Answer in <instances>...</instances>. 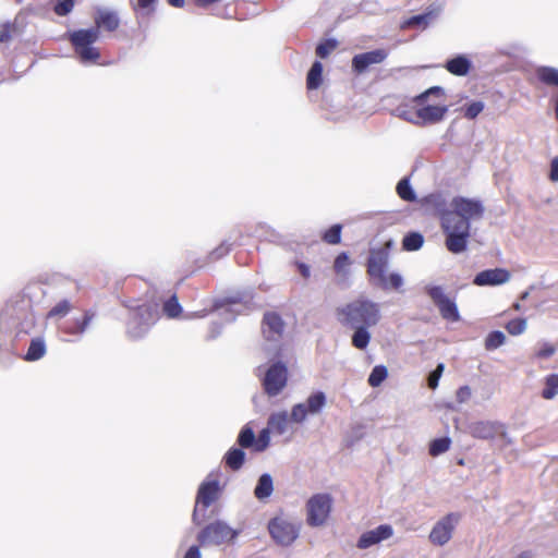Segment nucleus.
Instances as JSON below:
<instances>
[{
  "mask_svg": "<svg viewBox=\"0 0 558 558\" xmlns=\"http://www.w3.org/2000/svg\"><path fill=\"white\" fill-rule=\"evenodd\" d=\"M270 433L268 427L262 429L256 438L255 452H263L267 449L270 442Z\"/></svg>",
  "mask_w": 558,
  "mask_h": 558,
  "instance_id": "45",
  "label": "nucleus"
},
{
  "mask_svg": "<svg viewBox=\"0 0 558 558\" xmlns=\"http://www.w3.org/2000/svg\"><path fill=\"white\" fill-rule=\"evenodd\" d=\"M536 76L542 83L558 88V69L553 66H539L536 69Z\"/></svg>",
  "mask_w": 558,
  "mask_h": 558,
  "instance_id": "24",
  "label": "nucleus"
},
{
  "mask_svg": "<svg viewBox=\"0 0 558 558\" xmlns=\"http://www.w3.org/2000/svg\"><path fill=\"white\" fill-rule=\"evenodd\" d=\"M448 111L446 93L440 86H433L421 93V122L437 123Z\"/></svg>",
  "mask_w": 558,
  "mask_h": 558,
  "instance_id": "4",
  "label": "nucleus"
},
{
  "mask_svg": "<svg viewBox=\"0 0 558 558\" xmlns=\"http://www.w3.org/2000/svg\"><path fill=\"white\" fill-rule=\"evenodd\" d=\"M244 461L245 453L241 448H230L223 457L226 468L231 471H239L243 466Z\"/></svg>",
  "mask_w": 558,
  "mask_h": 558,
  "instance_id": "21",
  "label": "nucleus"
},
{
  "mask_svg": "<svg viewBox=\"0 0 558 558\" xmlns=\"http://www.w3.org/2000/svg\"><path fill=\"white\" fill-rule=\"evenodd\" d=\"M201 551L198 546H191L189 550L185 553L184 558H201Z\"/></svg>",
  "mask_w": 558,
  "mask_h": 558,
  "instance_id": "56",
  "label": "nucleus"
},
{
  "mask_svg": "<svg viewBox=\"0 0 558 558\" xmlns=\"http://www.w3.org/2000/svg\"><path fill=\"white\" fill-rule=\"evenodd\" d=\"M219 483L217 480H208L201 484L197 496L196 506L201 505L204 508H208L219 497Z\"/></svg>",
  "mask_w": 558,
  "mask_h": 558,
  "instance_id": "16",
  "label": "nucleus"
},
{
  "mask_svg": "<svg viewBox=\"0 0 558 558\" xmlns=\"http://www.w3.org/2000/svg\"><path fill=\"white\" fill-rule=\"evenodd\" d=\"M338 322L343 326H376L380 318V307L367 299H356L336 310Z\"/></svg>",
  "mask_w": 558,
  "mask_h": 558,
  "instance_id": "3",
  "label": "nucleus"
},
{
  "mask_svg": "<svg viewBox=\"0 0 558 558\" xmlns=\"http://www.w3.org/2000/svg\"><path fill=\"white\" fill-rule=\"evenodd\" d=\"M432 203L446 235V248L452 254L463 253L468 248L471 222L482 219L484 215L483 204L478 199L457 196L445 207L439 196H429L421 199V210Z\"/></svg>",
  "mask_w": 558,
  "mask_h": 558,
  "instance_id": "1",
  "label": "nucleus"
},
{
  "mask_svg": "<svg viewBox=\"0 0 558 558\" xmlns=\"http://www.w3.org/2000/svg\"><path fill=\"white\" fill-rule=\"evenodd\" d=\"M388 53L385 49L355 54L352 59V69L356 74L364 73L371 65L381 63Z\"/></svg>",
  "mask_w": 558,
  "mask_h": 558,
  "instance_id": "12",
  "label": "nucleus"
},
{
  "mask_svg": "<svg viewBox=\"0 0 558 558\" xmlns=\"http://www.w3.org/2000/svg\"><path fill=\"white\" fill-rule=\"evenodd\" d=\"M499 429V425L494 422L478 421L469 425V433L478 439H490Z\"/></svg>",
  "mask_w": 558,
  "mask_h": 558,
  "instance_id": "17",
  "label": "nucleus"
},
{
  "mask_svg": "<svg viewBox=\"0 0 558 558\" xmlns=\"http://www.w3.org/2000/svg\"><path fill=\"white\" fill-rule=\"evenodd\" d=\"M391 246L392 241L389 240L383 246L369 250L366 271L372 282L386 274Z\"/></svg>",
  "mask_w": 558,
  "mask_h": 558,
  "instance_id": "9",
  "label": "nucleus"
},
{
  "mask_svg": "<svg viewBox=\"0 0 558 558\" xmlns=\"http://www.w3.org/2000/svg\"><path fill=\"white\" fill-rule=\"evenodd\" d=\"M298 269L301 274V276L305 279H307L311 275L310 267L304 263H298Z\"/></svg>",
  "mask_w": 558,
  "mask_h": 558,
  "instance_id": "58",
  "label": "nucleus"
},
{
  "mask_svg": "<svg viewBox=\"0 0 558 558\" xmlns=\"http://www.w3.org/2000/svg\"><path fill=\"white\" fill-rule=\"evenodd\" d=\"M332 498L329 494H316L306 502V523L310 526L324 525L331 512Z\"/></svg>",
  "mask_w": 558,
  "mask_h": 558,
  "instance_id": "6",
  "label": "nucleus"
},
{
  "mask_svg": "<svg viewBox=\"0 0 558 558\" xmlns=\"http://www.w3.org/2000/svg\"><path fill=\"white\" fill-rule=\"evenodd\" d=\"M402 248L404 251H417L418 250V232H411L404 236L402 241Z\"/></svg>",
  "mask_w": 558,
  "mask_h": 558,
  "instance_id": "49",
  "label": "nucleus"
},
{
  "mask_svg": "<svg viewBox=\"0 0 558 558\" xmlns=\"http://www.w3.org/2000/svg\"><path fill=\"white\" fill-rule=\"evenodd\" d=\"M416 24H418V15H413L408 21L403 22L401 24V27L407 28V27H410V26L416 25Z\"/></svg>",
  "mask_w": 558,
  "mask_h": 558,
  "instance_id": "60",
  "label": "nucleus"
},
{
  "mask_svg": "<svg viewBox=\"0 0 558 558\" xmlns=\"http://www.w3.org/2000/svg\"><path fill=\"white\" fill-rule=\"evenodd\" d=\"M530 295V292L529 291H524L521 295H520V300L521 301H525Z\"/></svg>",
  "mask_w": 558,
  "mask_h": 558,
  "instance_id": "62",
  "label": "nucleus"
},
{
  "mask_svg": "<svg viewBox=\"0 0 558 558\" xmlns=\"http://www.w3.org/2000/svg\"><path fill=\"white\" fill-rule=\"evenodd\" d=\"M472 63L464 54H459L452 59L447 60L446 70L456 76H465L471 70Z\"/></svg>",
  "mask_w": 558,
  "mask_h": 558,
  "instance_id": "19",
  "label": "nucleus"
},
{
  "mask_svg": "<svg viewBox=\"0 0 558 558\" xmlns=\"http://www.w3.org/2000/svg\"><path fill=\"white\" fill-rule=\"evenodd\" d=\"M288 379V369L284 364L277 362L272 364L266 372L263 386L265 392L275 397L286 387Z\"/></svg>",
  "mask_w": 558,
  "mask_h": 558,
  "instance_id": "10",
  "label": "nucleus"
},
{
  "mask_svg": "<svg viewBox=\"0 0 558 558\" xmlns=\"http://www.w3.org/2000/svg\"><path fill=\"white\" fill-rule=\"evenodd\" d=\"M507 331L512 336H519L523 333L526 329V319L525 318H515L510 320L506 325Z\"/></svg>",
  "mask_w": 558,
  "mask_h": 558,
  "instance_id": "44",
  "label": "nucleus"
},
{
  "mask_svg": "<svg viewBox=\"0 0 558 558\" xmlns=\"http://www.w3.org/2000/svg\"><path fill=\"white\" fill-rule=\"evenodd\" d=\"M303 404H306L310 414H316L326 404V396L324 392L317 391L311 395Z\"/></svg>",
  "mask_w": 558,
  "mask_h": 558,
  "instance_id": "32",
  "label": "nucleus"
},
{
  "mask_svg": "<svg viewBox=\"0 0 558 558\" xmlns=\"http://www.w3.org/2000/svg\"><path fill=\"white\" fill-rule=\"evenodd\" d=\"M95 317V313L92 311H85L84 315L81 319H74L72 322L65 323L61 330L63 333L71 335V336H77L85 332L88 325Z\"/></svg>",
  "mask_w": 558,
  "mask_h": 558,
  "instance_id": "18",
  "label": "nucleus"
},
{
  "mask_svg": "<svg viewBox=\"0 0 558 558\" xmlns=\"http://www.w3.org/2000/svg\"><path fill=\"white\" fill-rule=\"evenodd\" d=\"M438 311L445 320L456 323L460 320V314L457 304L453 300L448 299L446 302L438 306Z\"/></svg>",
  "mask_w": 558,
  "mask_h": 558,
  "instance_id": "25",
  "label": "nucleus"
},
{
  "mask_svg": "<svg viewBox=\"0 0 558 558\" xmlns=\"http://www.w3.org/2000/svg\"><path fill=\"white\" fill-rule=\"evenodd\" d=\"M444 369H445V364L444 363H439L437 365V367L432 371L427 377V386L428 388L430 389H436L438 387V383H439V379L444 373Z\"/></svg>",
  "mask_w": 558,
  "mask_h": 558,
  "instance_id": "46",
  "label": "nucleus"
},
{
  "mask_svg": "<svg viewBox=\"0 0 558 558\" xmlns=\"http://www.w3.org/2000/svg\"><path fill=\"white\" fill-rule=\"evenodd\" d=\"M158 314L156 310L149 304H142L135 307L130 316L126 332L128 336L137 340L144 337L149 328L157 322Z\"/></svg>",
  "mask_w": 558,
  "mask_h": 558,
  "instance_id": "5",
  "label": "nucleus"
},
{
  "mask_svg": "<svg viewBox=\"0 0 558 558\" xmlns=\"http://www.w3.org/2000/svg\"><path fill=\"white\" fill-rule=\"evenodd\" d=\"M506 341V336L501 331H492L485 339V348L486 350H495L501 347Z\"/></svg>",
  "mask_w": 558,
  "mask_h": 558,
  "instance_id": "43",
  "label": "nucleus"
},
{
  "mask_svg": "<svg viewBox=\"0 0 558 558\" xmlns=\"http://www.w3.org/2000/svg\"><path fill=\"white\" fill-rule=\"evenodd\" d=\"M426 293L432 299L434 304L438 307L440 304L450 299L442 287L440 286H427Z\"/></svg>",
  "mask_w": 558,
  "mask_h": 558,
  "instance_id": "40",
  "label": "nucleus"
},
{
  "mask_svg": "<svg viewBox=\"0 0 558 558\" xmlns=\"http://www.w3.org/2000/svg\"><path fill=\"white\" fill-rule=\"evenodd\" d=\"M284 323L276 312H266L263 317L262 330L266 339L277 340L282 336Z\"/></svg>",
  "mask_w": 558,
  "mask_h": 558,
  "instance_id": "15",
  "label": "nucleus"
},
{
  "mask_svg": "<svg viewBox=\"0 0 558 558\" xmlns=\"http://www.w3.org/2000/svg\"><path fill=\"white\" fill-rule=\"evenodd\" d=\"M472 396L471 388L469 386H462L458 389L456 397L459 403H465Z\"/></svg>",
  "mask_w": 558,
  "mask_h": 558,
  "instance_id": "52",
  "label": "nucleus"
},
{
  "mask_svg": "<svg viewBox=\"0 0 558 558\" xmlns=\"http://www.w3.org/2000/svg\"><path fill=\"white\" fill-rule=\"evenodd\" d=\"M46 351L47 349L45 340L41 337L33 338L27 349V352L24 356V360L28 362L38 361L41 357H44Z\"/></svg>",
  "mask_w": 558,
  "mask_h": 558,
  "instance_id": "22",
  "label": "nucleus"
},
{
  "mask_svg": "<svg viewBox=\"0 0 558 558\" xmlns=\"http://www.w3.org/2000/svg\"><path fill=\"white\" fill-rule=\"evenodd\" d=\"M338 47V41L333 38L325 39L324 41L319 43L316 47V56L325 59L330 53H332Z\"/></svg>",
  "mask_w": 558,
  "mask_h": 558,
  "instance_id": "39",
  "label": "nucleus"
},
{
  "mask_svg": "<svg viewBox=\"0 0 558 558\" xmlns=\"http://www.w3.org/2000/svg\"><path fill=\"white\" fill-rule=\"evenodd\" d=\"M373 283L380 287L384 290H398L402 286V278L398 274H390L389 276L385 274L383 275V277H379Z\"/></svg>",
  "mask_w": 558,
  "mask_h": 558,
  "instance_id": "31",
  "label": "nucleus"
},
{
  "mask_svg": "<svg viewBox=\"0 0 558 558\" xmlns=\"http://www.w3.org/2000/svg\"><path fill=\"white\" fill-rule=\"evenodd\" d=\"M558 393V374L549 375L545 381L542 397L546 400L554 399Z\"/></svg>",
  "mask_w": 558,
  "mask_h": 558,
  "instance_id": "37",
  "label": "nucleus"
},
{
  "mask_svg": "<svg viewBox=\"0 0 558 558\" xmlns=\"http://www.w3.org/2000/svg\"><path fill=\"white\" fill-rule=\"evenodd\" d=\"M393 534V530L389 524H381L374 530L363 533L359 541L357 547L360 549H366L373 545L380 543L381 541L388 539Z\"/></svg>",
  "mask_w": 558,
  "mask_h": 558,
  "instance_id": "14",
  "label": "nucleus"
},
{
  "mask_svg": "<svg viewBox=\"0 0 558 558\" xmlns=\"http://www.w3.org/2000/svg\"><path fill=\"white\" fill-rule=\"evenodd\" d=\"M484 109V104L482 101H474L466 106L464 110V116L468 119H475Z\"/></svg>",
  "mask_w": 558,
  "mask_h": 558,
  "instance_id": "50",
  "label": "nucleus"
},
{
  "mask_svg": "<svg viewBox=\"0 0 558 558\" xmlns=\"http://www.w3.org/2000/svg\"><path fill=\"white\" fill-rule=\"evenodd\" d=\"M268 531L277 544L289 546L298 538L300 525L279 515L269 521Z\"/></svg>",
  "mask_w": 558,
  "mask_h": 558,
  "instance_id": "7",
  "label": "nucleus"
},
{
  "mask_svg": "<svg viewBox=\"0 0 558 558\" xmlns=\"http://www.w3.org/2000/svg\"><path fill=\"white\" fill-rule=\"evenodd\" d=\"M352 265V260L347 252H341L337 255L333 262V271L343 278L349 274V267Z\"/></svg>",
  "mask_w": 558,
  "mask_h": 558,
  "instance_id": "33",
  "label": "nucleus"
},
{
  "mask_svg": "<svg viewBox=\"0 0 558 558\" xmlns=\"http://www.w3.org/2000/svg\"><path fill=\"white\" fill-rule=\"evenodd\" d=\"M341 232L342 225L336 223L323 233L322 240L330 245L339 244L341 242Z\"/></svg>",
  "mask_w": 558,
  "mask_h": 558,
  "instance_id": "36",
  "label": "nucleus"
},
{
  "mask_svg": "<svg viewBox=\"0 0 558 558\" xmlns=\"http://www.w3.org/2000/svg\"><path fill=\"white\" fill-rule=\"evenodd\" d=\"M235 532L221 521L206 525L198 534L197 541L202 546L221 545L235 537Z\"/></svg>",
  "mask_w": 558,
  "mask_h": 558,
  "instance_id": "8",
  "label": "nucleus"
},
{
  "mask_svg": "<svg viewBox=\"0 0 558 558\" xmlns=\"http://www.w3.org/2000/svg\"><path fill=\"white\" fill-rule=\"evenodd\" d=\"M72 310V304L68 300H61L53 305L47 313V319H61L65 317Z\"/></svg>",
  "mask_w": 558,
  "mask_h": 558,
  "instance_id": "34",
  "label": "nucleus"
},
{
  "mask_svg": "<svg viewBox=\"0 0 558 558\" xmlns=\"http://www.w3.org/2000/svg\"><path fill=\"white\" fill-rule=\"evenodd\" d=\"M555 111H556V116H557V120H558V97H557V100H556Z\"/></svg>",
  "mask_w": 558,
  "mask_h": 558,
  "instance_id": "64",
  "label": "nucleus"
},
{
  "mask_svg": "<svg viewBox=\"0 0 558 558\" xmlns=\"http://www.w3.org/2000/svg\"><path fill=\"white\" fill-rule=\"evenodd\" d=\"M75 0H58L53 7V12L59 16L68 15L74 7Z\"/></svg>",
  "mask_w": 558,
  "mask_h": 558,
  "instance_id": "47",
  "label": "nucleus"
},
{
  "mask_svg": "<svg viewBox=\"0 0 558 558\" xmlns=\"http://www.w3.org/2000/svg\"><path fill=\"white\" fill-rule=\"evenodd\" d=\"M388 377L387 367L384 365H376L367 379V383L371 387H378L383 384V381Z\"/></svg>",
  "mask_w": 558,
  "mask_h": 558,
  "instance_id": "35",
  "label": "nucleus"
},
{
  "mask_svg": "<svg viewBox=\"0 0 558 558\" xmlns=\"http://www.w3.org/2000/svg\"><path fill=\"white\" fill-rule=\"evenodd\" d=\"M401 116L405 119V120H409L411 122H414L416 123L417 120H418V110L417 109H414L413 111L411 112H405V111H402L401 112Z\"/></svg>",
  "mask_w": 558,
  "mask_h": 558,
  "instance_id": "55",
  "label": "nucleus"
},
{
  "mask_svg": "<svg viewBox=\"0 0 558 558\" xmlns=\"http://www.w3.org/2000/svg\"><path fill=\"white\" fill-rule=\"evenodd\" d=\"M555 352H556L555 345H553L548 342H543L539 344V348L536 352V356L539 359H547V357H550L551 355H554Z\"/></svg>",
  "mask_w": 558,
  "mask_h": 558,
  "instance_id": "51",
  "label": "nucleus"
},
{
  "mask_svg": "<svg viewBox=\"0 0 558 558\" xmlns=\"http://www.w3.org/2000/svg\"><path fill=\"white\" fill-rule=\"evenodd\" d=\"M162 313L170 319L179 318L182 314V306L175 294L171 295L162 304Z\"/></svg>",
  "mask_w": 558,
  "mask_h": 558,
  "instance_id": "30",
  "label": "nucleus"
},
{
  "mask_svg": "<svg viewBox=\"0 0 558 558\" xmlns=\"http://www.w3.org/2000/svg\"><path fill=\"white\" fill-rule=\"evenodd\" d=\"M460 521L458 513H449L441 518L429 533V539L434 545L442 546L452 537V533Z\"/></svg>",
  "mask_w": 558,
  "mask_h": 558,
  "instance_id": "11",
  "label": "nucleus"
},
{
  "mask_svg": "<svg viewBox=\"0 0 558 558\" xmlns=\"http://www.w3.org/2000/svg\"><path fill=\"white\" fill-rule=\"evenodd\" d=\"M397 193L403 201L412 202L415 199V193L412 190L408 178H403L399 181L397 184Z\"/></svg>",
  "mask_w": 558,
  "mask_h": 558,
  "instance_id": "41",
  "label": "nucleus"
},
{
  "mask_svg": "<svg viewBox=\"0 0 558 558\" xmlns=\"http://www.w3.org/2000/svg\"><path fill=\"white\" fill-rule=\"evenodd\" d=\"M518 558H531V553L530 551H524Z\"/></svg>",
  "mask_w": 558,
  "mask_h": 558,
  "instance_id": "63",
  "label": "nucleus"
},
{
  "mask_svg": "<svg viewBox=\"0 0 558 558\" xmlns=\"http://www.w3.org/2000/svg\"><path fill=\"white\" fill-rule=\"evenodd\" d=\"M220 1L221 0H194L195 4L201 8H206Z\"/></svg>",
  "mask_w": 558,
  "mask_h": 558,
  "instance_id": "59",
  "label": "nucleus"
},
{
  "mask_svg": "<svg viewBox=\"0 0 558 558\" xmlns=\"http://www.w3.org/2000/svg\"><path fill=\"white\" fill-rule=\"evenodd\" d=\"M14 27L10 24H1L0 25V43L9 41L12 37V33Z\"/></svg>",
  "mask_w": 558,
  "mask_h": 558,
  "instance_id": "53",
  "label": "nucleus"
},
{
  "mask_svg": "<svg viewBox=\"0 0 558 558\" xmlns=\"http://www.w3.org/2000/svg\"><path fill=\"white\" fill-rule=\"evenodd\" d=\"M307 414L310 413L306 409V404L298 403L292 408L291 420L296 423H302L306 418Z\"/></svg>",
  "mask_w": 558,
  "mask_h": 558,
  "instance_id": "48",
  "label": "nucleus"
},
{
  "mask_svg": "<svg viewBox=\"0 0 558 558\" xmlns=\"http://www.w3.org/2000/svg\"><path fill=\"white\" fill-rule=\"evenodd\" d=\"M272 489L274 487L271 476L269 474H263L258 480L254 494L256 498L264 499L271 495Z\"/></svg>",
  "mask_w": 558,
  "mask_h": 558,
  "instance_id": "28",
  "label": "nucleus"
},
{
  "mask_svg": "<svg viewBox=\"0 0 558 558\" xmlns=\"http://www.w3.org/2000/svg\"><path fill=\"white\" fill-rule=\"evenodd\" d=\"M236 441L241 448H252L255 451L256 437L250 424L242 427Z\"/></svg>",
  "mask_w": 558,
  "mask_h": 558,
  "instance_id": "29",
  "label": "nucleus"
},
{
  "mask_svg": "<svg viewBox=\"0 0 558 558\" xmlns=\"http://www.w3.org/2000/svg\"><path fill=\"white\" fill-rule=\"evenodd\" d=\"M323 82V65L319 61H315L310 69L306 77V86L308 89H317Z\"/></svg>",
  "mask_w": 558,
  "mask_h": 558,
  "instance_id": "26",
  "label": "nucleus"
},
{
  "mask_svg": "<svg viewBox=\"0 0 558 558\" xmlns=\"http://www.w3.org/2000/svg\"><path fill=\"white\" fill-rule=\"evenodd\" d=\"M353 328L355 331L352 335V345L359 350L366 349L371 341V333L367 330L369 327L359 326Z\"/></svg>",
  "mask_w": 558,
  "mask_h": 558,
  "instance_id": "27",
  "label": "nucleus"
},
{
  "mask_svg": "<svg viewBox=\"0 0 558 558\" xmlns=\"http://www.w3.org/2000/svg\"><path fill=\"white\" fill-rule=\"evenodd\" d=\"M442 12V4L440 2L430 3L425 12L421 14V29L434 24Z\"/></svg>",
  "mask_w": 558,
  "mask_h": 558,
  "instance_id": "23",
  "label": "nucleus"
},
{
  "mask_svg": "<svg viewBox=\"0 0 558 558\" xmlns=\"http://www.w3.org/2000/svg\"><path fill=\"white\" fill-rule=\"evenodd\" d=\"M290 420L287 412L274 413L269 416L267 427L277 435H282L288 430Z\"/></svg>",
  "mask_w": 558,
  "mask_h": 558,
  "instance_id": "20",
  "label": "nucleus"
},
{
  "mask_svg": "<svg viewBox=\"0 0 558 558\" xmlns=\"http://www.w3.org/2000/svg\"><path fill=\"white\" fill-rule=\"evenodd\" d=\"M167 2L174 8H183L185 0H167Z\"/></svg>",
  "mask_w": 558,
  "mask_h": 558,
  "instance_id": "61",
  "label": "nucleus"
},
{
  "mask_svg": "<svg viewBox=\"0 0 558 558\" xmlns=\"http://www.w3.org/2000/svg\"><path fill=\"white\" fill-rule=\"evenodd\" d=\"M451 440L448 437L434 439L429 445V453L437 457L450 448Z\"/></svg>",
  "mask_w": 558,
  "mask_h": 558,
  "instance_id": "42",
  "label": "nucleus"
},
{
  "mask_svg": "<svg viewBox=\"0 0 558 558\" xmlns=\"http://www.w3.org/2000/svg\"><path fill=\"white\" fill-rule=\"evenodd\" d=\"M132 10L138 14L148 15L155 10L157 0H129Z\"/></svg>",
  "mask_w": 558,
  "mask_h": 558,
  "instance_id": "38",
  "label": "nucleus"
},
{
  "mask_svg": "<svg viewBox=\"0 0 558 558\" xmlns=\"http://www.w3.org/2000/svg\"><path fill=\"white\" fill-rule=\"evenodd\" d=\"M94 23L95 27L81 28L66 34L75 56L84 64L98 62L101 54L94 44L99 39L101 29L117 31L120 26V17L114 11L98 9L94 15Z\"/></svg>",
  "mask_w": 558,
  "mask_h": 558,
  "instance_id": "2",
  "label": "nucleus"
},
{
  "mask_svg": "<svg viewBox=\"0 0 558 558\" xmlns=\"http://www.w3.org/2000/svg\"><path fill=\"white\" fill-rule=\"evenodd\" d=\"M231 250V246L230 244H225L222 243L219 247H217L215 251H214V254L217 256V257H221L222 255L225 254H228Z\"/></svg>",
  "mask_w": 558,
  "mask_h": 558,
  "instance_id": "57",
  "label": "nucleus"
},
{
  "mask_svg": "<svg viewBox=\"0 0 558 558\" xmlns=\"http://www.w3.org/2000/svg\"><path fill=\"white\" fill-rule=\"evenodd\" d=\"M511 278L510 272L504 268H495L487 269L478 272L473 283L483 287V286H500L508 282Z\"/></svg>",
  "mask_w": 558,
  "mask_h": 558,
  "instance_id": "13",
  "label": "nucleus"
},
{
  "mask_svg": "<svg viewBox=\"0 0 558 558\" xmlns=\"http://www.w3.org/2000/svg\"><path fill=\"white\" fill-rule=\"evenodd\" d=\"M549 178L551 181L558 182V157L551 160Z\"/></svg>",
  "mask_w": 558,
  "mask_h": 558,
  "instance_id": "54",
  "label": "nucleus"
}]
</instances>
